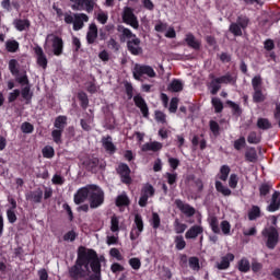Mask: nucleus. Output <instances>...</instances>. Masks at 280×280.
Instances as JSON below:
<instances>
[{
	"mask_svg": "<svg viewBox=\"0 0 280 280\" xmlns=\"http://www.w3.org/2000/svg\"><path fill=\"white\" fill-rule=\"evenodd\" d=\"M69 272L70 277L75 280L84 277H90L88 280H100V277H102V264L97 253L93 249L80 247L77 261Z\"/></svg>",
	"mask_w": 280,
	"mask_h": 280,
	"instance_id": "nucleus-1",
	"label": "nucleus"
},
{
	"mask_svg": "<svg viewBox=\"0 0 280 280\" xmlns=\"http://www.w3.org/2000/svg\"><path fill=\"white\" fill-rule=\"evenodd\" d=\"M89 200L91 209H97L104 205V190L97 185H86L74 194L75 205H82Z\"/></svg>",
	"mask_w": 280,
	"mask_h": 280,
	"instance_id": "nucleus-2",
	"label": "nucleus"
},
{
	"mask_svg": "<svg viewBox=\"0 0 280 280\" xmlns=\"http://www.w3.org/2000/svg\"><path fill=\"white\" fill-rule=\"evenodd\" d=\"M119 32L121 33L122 37L127 38V48L132 56H140L143 54V48H141V39L133 34L130 28H126L124 26L119 27Z\"/></svg>",
	"mask_w": 280,
	"mask_h": 280,
	"instance_id": "nucleus-3",
	"label": "nucleus"
},
{
	"mask_svg": "<svg viewBox=\"0 0 280 280\" xmlns=\"http://www.w3.org/2000/svg\"><path fill=\"white\" fill-rule=\"evenodd\" d=\"M63 21L67 25L73 24L74 32H80L84 24L89 23V15L84 13H66L63 14Z\"/></svg>",
	"mask_w": 280,
	"mask_h": 280,
	"instance_id": "nucleus-4",
	"label": "nucleus"
},
{
	"mask_svg": "<svg viewBox=\"0 0 280 280\" xmlns=\"http://www.w3.org/2000/svg\"><path fill=\"white\" fill-rule=\"evenodd\" d=\"M49 48H52V54L55 56H62V49H65V43L62 42V38L54 34L47 35L45 49Z\"/></svg>",
	"mask_w": 280,
	"mask_h": 280,
	"instance_id": "nucleus-5",
	"label": "nucleus"
},
{
	"mask_svg": "<svg viewBox=\"0 0 280 280\" xmlns=\"http://www.w3.org/2000/svg\"><path fill=\"white\" fill-rule=\"evenodd\" d=\"M235 82H237V77L231 73L215 78L210 83V92L215 95L220 91L221 84H235Z\"/></svg>",
	"mask_w": 280,
	"mask_h": 280,
	"instance_id": "nucleus-6",
	"label": "nucleus"
},
{
	"mask_svg": "<svg viewBox=\"0 0 280 280\" xmlns=\"http://www.w3.org/2000/svg\"><path fill=\"white\" fill-rule=\"evenodd\" d=\"M262 237L266 240L267 248L271 250L279 244V231L275 226L265 228L261 232Z\"/></svg>",
	"mask_w": 280,
	"mask_h": 280,
	"instance_id": "nucleus-7",
	"label": "nucleus"
},
{
	"mask_svg": "<svg viewBox=\"0 0 280 280\" xmlns=\"http://www.w3.org/2000/svg\"><path fill=\"white\" fill-rule=\"evenodd\" d=\"M132 73L135 80H141L142 75H148L149 78H156V72L150 66L135 65Z\"/></svg>",
	"mask_w": 280,
	"mask_h": 280,
	"instance_id": "nucleus-8",
	"label": "nucleus"
},
{
	"mask_svg": "<svg viewBox=\"0 0 280 280\" xmlns=\"http://www.w3.org/2000/svg\"><path fill=\"white\" fill-rule=\"evenodd\" d=\"M71 8L73 10H77L79 12H82V10H85V12H93V9L95 8V1L97 0H70Z\"/></svg>",
	"mask_w": 280,
	"mask_h": 280,
	"instance_id": "nucleus-9",
	"label": "nucleus"
},
{
	"mask_svg": "<svg viewBox=\"0 0 280 280\" xmlns=\"http://www.w3.org/2000/svg\"><path fill=\"white\" fill-rule=\"evenodd\" d=\"M122 21L133 30H139V20L130 7H126L122 12Z\"/></svg>",
	"mask_w": 280,
	"mask_h": 280,
	"instance_id": "nucleus-10",
	"label": "nucleus"
},
{
	"mask_svg": "<svg viewBox=\"0 0 280 280\" xmlns=\"http://www.w3.org/2000/svg\"><path fill=\"white\" fill-rule=\"evenodd\" d=\"M246 27H248V18L238 16L236 23L230 25V32L234 36H242V30H246Z\"/></svg>",
	"mask_w": 280,
	"mask_h": 280,
	"instance_id": "nucleus-11",
	"label": "nucleus"
},
{
	"mask_svg": "<svg viewBox=\"0 0 280 280\" xmlns=\"http://www.w3.org/2000/svg\"><path fill=\"white\" fill-rule=\"evenodd\" d=\"M143 233V218L140 214L135 215V223L130 232V240L135 241Z\"/></svg>",
	"mask_w": 280,
	"mask_h": 280,
	"instance_id": "nucleus-12",
	"label": "nucleus"
},
{
	"mask_svg": "<svg viewBox=\"0 0 280 280\" xmlns=\"http://www.w3.org/2000/svg\"><path fill=\"white\" fill-rule=\"evenodd\" d=\"M9 208L7 209V219L10 224L16 222V200L14 198H9Z\"/></svg>",
	"mask_w": 280,
	"mask_h": 280,
	"instance_id": "nucleus-13",
	"label": "nucleus"
},
{
	"mask_svg": "<svg viewBox=\"0 0 280 280\" xmlns=\"http://www.w3.org/2000/svg\"><path fill=\"white\" fill-rule=\"evenodd\" d=\"M175 205H176L177 209L180 210L182 213H185V215H187L188 218H191V215H194V213H196V209H194V207L183 202V200H180V199H176Z\"/></svg>",
	"mask_w": 280,
	"mask_h": 280,
	"instance_id": "nucleus-14",
	"label": "nucleus"
},
{
	"mask_svg": "<svg viewBox=\"0 0 280 280\" xmlns=\"http://www.w3.org/2000/svg\"><path fill=\"white\" fill-rule=\"evenodd\" d=\"M34 51L37 58V65L42 67V69H47V56L45 55V51H43V48L39 46H36L34 48Z\"/></svg>",
	"mask_w": 280,
	"mask_h": 280,
	"instance_id": "nucleus-15",
	"label": "nucleus"
},
{
	"mask_svg": "<svg viewBox=\"0 0 280 280\" xmlns=\"http://www.w3.org/2000/svg\"><path fill=\"white\" fill-rule=\"evenodd\" d=\"M235 259V255L233 254H226L221 258V261L217 262L218 270H228V268L231 266V261Z\"/></svg>",
	"mask_w": 280,
	"mask_h": 280,
	"instance_id": "nucleus-16",
	"label": "nucleus"
},
{
	"mask_svg": "<svg viewBox=\"0 0 280 280\" xmlns=\"http://www.w3.org/2000/svg\"><path fill=\"white\" fill-rule=\"evenodd\" d=\"M118 174L121 177L122 183L130 184V167L127 164H120L117 168Z\"/></svg>",
	"mask_w": 280,
	"mask_h": 280,
	"instance_id": "nucleus-17",
	"label": "nucleus"
},
{
	"mask_svg": "<svg viewBox=\"0 0 280 280\" xmlns=\"http://www.w3.org/2000/svg\"><path fill=\"white\" fill-rule=\"evenodd\" d=\"M205 229L201 225H192L185 234L186 240H196L198 235H202Z\"/></svg>",
	"mask_w": 280,
	"mask_h": 280,
	"instance_id": "nucleus-18",
	"label": "nucleus"
},
{
	"mask_svg": "<svg viewBox=\"0 0 280 280\" xmlns=\"http://www.w3.org/2000/svg\"><path fill=\"white\" fill-rule=\"evenodd\" d=\"M133 102H135L136 106H138V108H140L143 117H148L149 109H148V104H145V100H143V97H141V95H136L133 97Z\"/></svg>",
	"mask_w": 280,
	"mask_h": 280,
	"instance_id": "nucleus-19",
	"label": "nucleus"
},
{
	"mask_svg": "<svg viewBox=\"0 0 280 280\" xmlns=\"http://www.w3.org/2000/svg\"><path fill=\"white\" fill-rule=\"evenodd\" d=\"M280 208V194L278 191H275L271 197V202L267 208V211H270L273 213V211H279Z\"/></svg>",
	"mask_w": 280,
	"mask_h": 280,
	"instance_id": "nucleus-20",
	"label": "nucleus"
},
{
	"mask_svg": "<svg viewBox=\"0 0 280 280\" xmlns=\"http://www.w3.org/2000/svg\"><path fill=\"white\" fill-rule=\"evenodd\" d=\"M86 40L89 45H93L97 40V25L95 23L90 24L89 31L86 34Z\"/></svg>",
	"mask_w": 280,
	"mask_h": 280,
	"instance_id": "nucleus-21",
	"label": "nucleus"
},
{
	"mask_svg": "<svg viewBox=\"0 0 280 280\" xmlns=\"http://www.w3.org/2000/svg\"><path fill=\"white\" fill-rule=\"evenodd\" d=\"M103 148L108 152L109 154H115L117 148L113 143V138L106 137L102 139Z\"/></svg>",
	"mask_w": 280,
	"mask_h": 280,
	"instance_id": "nucleus-22",
	"label": "nucleus"
},
{
	"mask_svg": "<svg viewBox=\"0 0 280 280\" xmlns=\"http://www.w3.org/2000/svg\"><path fill=\"white\" fill-rule=\"evenodd\" d=\"M163 148L161 142H149L142 145V152H159Z\"/></svg>",
	"mask_w": 280,
	"mask_h": 280,
	"instance_id": "nucleus-23",
	"label": "nucleus"
},
{
	"mask_svg": "<svg viewBox=\"0 0 280 280\" xmlns=\"http://www.w3.org/2000/svg\"><path fill=\"white\" fill-rule=\"evenodd\" d=\"M13 25L18 32H25V30L30 28V20L16 19L13 21Z\"/></svg>",
	"mask_w": 280,
	"mask_h": 280,
	"instance_id": "nucleus-24",
	"label": "nucleus"
},
{
	"mask_svg": "<svg viewBox=\"0 0 280 280\" xmlns=\"http://www.w3.org/2000/svg\"><path fill=\"white\" fill-rule=\"evenodd\" d=\"M186 43L192 49H200V42L191 34L186 35Z\"/></svg>",
	"mask_w": 280,
	"mask_h": 280,
	"instance_id": "nucleus-25",
	"label": "nucleus"
},
{
	"mask_svg": "<svg viewBox=\"0 0 280 280\" xmlns=\"http://www.w3.org/2000/svg\"><path fill=\"white\" fill-rule=\"evenodd\" d=\"M168 90L172 91L173 93H178L183 91V81L173 80L168 85Z\"/></svg>",
	"mask_w": 280,
	"mask_h": 280,
	"instance_id": "nucleus-26",
	"label": "nucleus"
},
{
	"mask_svg": "<svg viewBox=\"0 0 280 280\" xmlns=\"http://www.w3.org/2000/svg\"><path fill=\"white\" fill-rule=\"evenodd\" d=\"M215 189L219 194H222V196H231V189L222 185L220 180L215 182Z\"/></svg>",
	"mask_w": 280,
	"mask_h": 280,
	"instance_id": "nucleus-27",
	"label": "nucleus"
},
{
	"mask_svg": "<svg viewBox=\"0 0 280 280\" xmlns=\"http://www.w3.org/2000/svg\"><path fill=\"white\" fill-rule=\"evenodd\" d=\"M257 126L260 130H270V128H272V125L268 118H259L257 120Z\"/></svg>",
	"mask_w": 280,
	"mask_h": 280,
	"instance_id": "nucleus-28",
	"label": "nucleus"
},
{
	"mask_svg": "<svg viewBox=\"0 0 280 280\" xmlns=\"http://www.w3.org/2000/svg\"><path fill=\"white\" fill-rule=\"evenodd\" d=\"M7 51H10V54H14L19 50V42L11 39L7 40L5 43Z\"/></svg>",
	"mask_w": 280,
	"mask_h": 280,
	"instance_id": "nucleus-29",
	"label": "nucleus"
},
{
	"mask_svg": "<svg viewBox=\"0 0 280 280\" xmlns=\"http://www.w3.org/2000/svg\"><path fill=\"white\" fill-rule=\"evenodd\" d=\"M119 220L117 215H113L110 219V231L112 233H119Z\"/></svg>",
	"mask_w": 280,
	"mask_h": 280,
	"instance_id": "nucleus-30",
	"label": "nucleus"
},
{
	"mask_svg": "<svg viewBox=\"0 0 280 280\" xmlns=\"http://www.w3.org/2000/svg\"><path fill=\"white\" fill-rule=\"evenodd\" d=\"M65 126H67V118L65 116H59L55 120V128L57 130H65Z\"/></svg>",
	"mask_w": 280,
	"mask_h": 280,
	"instance_id": "nucleus-31",
	"label": "nucleus"
},
{
	"mask_svg": "<svg viewBox=\"0 0 280 280\" xmlns=\"http://www.w3.org/2000/svg\"><path fill=\"white\" fill-rule=\"evenodd\" d=\"M238 270L241 272H248V270H250V262L248 261V259L242 258L238 261Z\"/></svg>",
	"mask_w": 280,
	"mask_h": 280,
	"instance_id": "nucleus-32",
	"label": "nucleus"
},
{
	"mask_svg": "<svg viewBox=\"0 0 280 280\" xmlns=\"http://www.w3.org/2000/svg\"><path fill=\"white\" fill-rule=\"evenodd\" d=\"M150 224L152 226V229H159V226H161V217L159 215V213L153 212L152 217L150 219Z\"/></svg>",
	"mask_w": 280,
	"mask_h": 280,
	"instance_id": "nucleus-33",
	"label": "nucleus"
},
{
	"mask_svg": "<svg viewBox=\"0 0 280 280\" xmlns=\"http://www.w3.org/2000/svg\"><path fill=\"white\" fill-rule=\"evenodd\" d=\"M229 174H231V167H229L228 165L221 166L219 174L220 180L225 182L229 178Z\"/></svg>",
	"mask_w": 280,
	"mask_h": 280,
	"instance_id": "nucleus-34",
	"label": "nucleus"
},
{
	"mask_svg": "<svg viewBox=\"0 0 280 280\" xmlns=\"http://www.w3.org/2000/svg\"><path fill=\"white\" fill-rule=\"evenodd\" d=\"M9 71L12 75H19V61H16V59H11L9 61Z\"/></svg>",
	"mask_w": 280,
	"mask_h": 280,
	"instance_id": "nucleus-35",
	"label": "nucleus"
},
{
	"mask_svg": "<svg viewBox=\"0 0 280 280\" xmlns=\"http://www.w3.org/2000/svg\"><path fill=\"white\" fill-rule=\"evenodd\" d=\"M262 84H264V81L261 80L260 75H256L252 79V86L254 91L261 90Z\"/></svg>",
	"mask_w": 280,
	"mask_h": 280,
	"instance_id": "nucleus-36",
	"label": "nucleus"
},
{
	"mask_svg": "<svg viewBox=\"0 0 280 280\" xmlns=\"http://www.w3.org/2000/svg\"><path fill=\"white\" fill-rule=\"evenodd\" d=\"M174 229H175V233L180 234L184 231H187V224L182 223L178 219H176L174 221Z\"/></svg>",
	"mask_w": 280,
	"mask_h": 280,
	"instance_id": "nucleus-37",
	"label": "nucleus"
},
{
	"mask_svg": "<svg viewBox=\"0 0 280 280\" xmlns=\"http://www.w3.org/2000/svg\"><path fill=\"white\" fill-rule=\"evenodd\" d=\"M52 140L55 143L60 144L62 143V130L60 129H55L51 132Z\"/></svg>",
	"mask_w": 280,
	"mask_h": 280,
	"instance_id": "nucleus-38",
	"label": "nucleus"
},
{
	"mask_svg": "<svg viewBox=\"0 0 280 280\" xmlns=\"http://www.w3.org/2000/svg\"><path fill=\"white\" fill-rule=\"evenodd\" d=\"M259 215H261V210L259 209V207L254 206L248 213L249 220H257V218H259Z\"/></svg>",
	"mask_w": 280,
	"mask_h": 280,
	"instance_id": "nucleus-39",
	"label": "nucleus"
},
{
	"mask_svg": "<svg viewBox=\"0 0 280 280\" xmlns=\"http://www.w3.org/2000/svg\"><path fill=\"white\" fill-rule=\"evenodd\" d=\"M128 202H129V200H128V196H126V194L119 195L116 199L117 207H126V206H128Z\"/></svg>",
	"mask_w": 280,
	"mask_h": 280,
	"instance_id": "nucleus-40",
	"label": "nucleus"
},
{
	"mask_svg": "<svg viewBox=\"0 0 280 280\" xmlns=\"http://www.w3.org/2000/svg\"><path fill=\"white\" fill-rule=\"evenodd\" d=\"M209 224H210L211 230L213 231V233H220V226L218 225V218L210 217L209 218Z\"/></svg>",
	"mask_w": 280,
	"mask_h": 280,
	"instance_id": "nucleus-41",
	"label": "nucleus"
},
{
	"mask_svg": "<svg viewBox=\"0 0 280 280\" xmlns=\"http://www.w3.org/2000/svg\"><path fill=\"white\" fill-rule=\"evenodd\" d=\"M175 246L177 250H183L185 246H187V243L185 242V238L183 236H176L175 237Z\"/></svg>",
	"mask_w": 280,
	"mask_h": 280,
	"instance_id": "nucleus-42",
	"label": "nucleus"
},
{
	"mask_svg": "<svg viewBox=\"0 0 280 280\" xmlns=\"http://www.w3.org/2000/svg\"><path fill=\"white\" fill-rule=\"evenodd\" d=\"M212 106H214L215 113H222V110L224 108L222 101H220V98H217V97L212 98Z\"/></svg>",
	"mask_w": 280,
	"mask_h": 280,
	"instance_id": "nucleus-43",
	"label": "nucleus"
},
{
	"mask_svg": "<svg viewBox=\"0 0 280 280\" xmlns=\"http://www.w3.org/2000/svg\"><path fill=\"white\" fill-rule=\"evenodd\" d=\"M154 187L150 184H147L143 188H142V194L149 198H152V196H154Z\"/></svg>",
	"mask_w": 280,
	"mask_h": 280,
	"instance_id": "nucleus-44",
	"label": "nucleus"
},
{
	"mask_svg": "<svg viewBox=\"0 0 280 280\" xmlns=\"http://www.w3.org/2000/svg\"><path fill=\"white\" fill-rule=\"evenodd\" d=\"M188 264H189V268H191V270H200V260H198V258L190 257L188 260Z\"/></svg>",
	"mask_w": 280,
	"mask_h": 280,
	"instance_id": "nucleus-45",
	"label": "nucleus"
},
{
	"mask_svg": "<svg viewBox=\"0 0 280 280\" xmlns=\"http://www.w3.org/2000/svg\"><path fill=\"white\" fill-rule=\"evenodd\" d=\"M42 152L45 159H54L55 151L52 147L47 145L43 149Z\"/></svg>",
	"mask_w": 280,
	"mask_h": 280,
	"instance_id": "nucleus-46",
	"label": "nucleus"
},
{
	"mask_svg": "<svg viewBox=\"0 0 280 280\" xmlns=\"http://www.w3.org/2000/svg\"><path fill=\"white\" fill-rule=\"evenodd\" d=\"M96 19L98 22L102 23V25H106V22L108 21V13H106L104 11H98L96 13Z\"/></svg>",
	"mask_w": 280,
	"mask_h": 280,
	"instance_id": "nucleus-47",
	"label": "nucleus"
},
{
	"mask_svg": "<svg viewBox=\"0 0 280 280\" xmlns=\"http://www.w3.org/2000/svg\"><path fill=\"white\" fill-rule=\"evenodd\" d=\"M93 124V116H89L86 120L81 119V127L83 130H91V125Z\"/></svg>",
	"mask_w": 280,
	"mask_h": 280,
	"instance_id": "nucleus-48",
	"label": "nucleus"
},
{
	"mask_svg": "<svg viewBox=\"0 0 280 280\" xmlns=\"http://www.w3.org/2000/svg\"><path fill=\"white\" fill-rule=\"evenodd\" d=\"M220 226L223 235H231V223L229 221H222Z\"/></svg>",
	"mask_w": 280,
	"mask_h": 280,
	"instance_id": "nucleus-49",
	"label": "nucleus"
},
{
	"mask_svg": "<svg viewBox=\"0 0 280 280\" xmlns=\"http://www.w3.org/2000/svg\"><path fill=\"white\" fill-rule=\"evenodd\" d=\"M237 183H240V177H237L236 174H231L229 178V187H231V189H235V187H237Z\"/></svg>",
	"mask_w": 280,
	"mask_h": 280,
	"instance_id": "nucleus-50",
	"label": "nucleus"
},
{
	"mask_svg": "<svg viewBox=\"0 0 280 280\" xmlns=\"http://www.w3.org/2000/svg\"><path fill=\"white\" fill-rule=\"evenodd\" d=\"M21 130L25 135H32V132H34V126L30 122H23L21 126Z\"/></svg>",
	"mask_w": 280,
	"mask_h": 280,
	"instance_id": "nucleus-51",
	"label": "nucleus"
},
{
	"mask_svg": "<svg viewBox=\"0 0 280 280\" xmlns=\"http://www.w3.org/2000/svg\"><path fill=\"white\" fill-rule=\"evenodd\" d=\"M16 78V81L22 84V86H27L30 84V80H27V74H19L18 72V75H15Z\"/></svg>",
	"mask_w": 280,
	"mask_h": 280,
	"instance_id": "nucleus-52",
	"label": "nucleus"
},
{
	"mask_svg": "<svg viewBox=\"0 0 280 280\" xmlns=\"http://www.w3.org/2000/svg\"><path fill=\"white\" fill-rule=\"evenodd\" d=\"M78 97H79V100L81 102V106L83 108H86L89 106V97L86 96V93L79 92Z\"/></svg>",
	"mask_w": 280,
	"mask_h": 280,
	"instance_id": "nucleus-53",
	"label": "nucleus"
},
{
	"mask_svg": "<svg viewBox=\"0 0 280 280\" xmlns=\"http://www.w3.org/2000/svg\"><path fill=\"white\" fill-rule=\"evenodd\" d=\"M129 266H131L132 270H139L141 268V259L137 257L129 259Z\"/></svg>",
	"mask_w": 280,
	"mask_h": 280,
	"instance_id": "nucleus-54",
	"label": "nucleus"
},
{
	"mask_svg": "<svg viewBox=\"0 0 280 280\" xmlns=\"http://www.w3.org/2000/svg\"><path fill=\"white\" fill-rule=\"evenodd\" d=\"M77 237H78V233H75V231H69L63 235L65 242H75Z\"/></svg>",
	"mask_w": 280,
	"mask_h": 280,
	"instance_id": "nucleus-55",
	"label": "nucleus"
},
{
	"mask_svg": "<svg viewBox=\"0 0 280 280\" xmlns=\"http://www.w3.org/2000/svg\"><path fill=\"white\" fill-rule=\"evenodd\" d=\"M31 200L33 202H40V200H43V190H36L32 192Z\"/></svg>",
	"mask_w": 280,
	"mask_h": 280,
	"instance_id": "nucleus-56",
	"label": "nucleus"
},
{
	"mask_svg": "<svg viewBox=\"0 0 280 280\" xmlns=\"http://www.w3.org/2000/svg\"><path fill=\"white\" fill-rule=\"evenodd\" d=\"M254 102H264L266 100V96L261 92V90H254Z\"/></svg>",
	"mask_w": 280,
	"mask_h": 280,
	"instance_id": "nucleus-57",
	"label": "nucleus"
},
{
	"mask_svg": "<svg viewBox=\"0 0 280 280\" xmlns=\"http://www.w3.org/2000/svg\"><path fill=\"white\" fill-rule=\"evenodd\" d=\"M247 141L248 143H259V141H261V138L257 136L256 132H250L247 137Z\"/></svg>",
	"mask_w": 280,
	"mask_h": 280,
	"instance_id": "nucleus-58",
	"label": "nucleus"
},
{
	"mask_svg": "<svg viewBox=\"0 0 280 280\" xmlns=\"http://www.w3.org/2000/svg\"><path fill=\"white\" fill-rule=\"evenodd\" d=\"M155 120L158 121V124H165V121H166L165 114L161 110H156L155 112Z\"/></svg>",
	"mask_w": 280,
	"mask_h": 280,
	"instance_id": "nucleus-59",
	"label": "nucleus"
},
{
	"mask_svg": "<svg viewBox=\"0 0 280 280\" xmlns=\"http://www.w3.org/2000/svg\"><path fill=\"white\" fill-rule=\"evenodd\" d=\"M246 145V139L244 137H241L240 139L235 140L234 148L235 150H242Z\"/></svg>",
	"mask_w": 280,
	"mask_h": 280,
	"instance_id": "nucleus-60",
	"label": "nucleus"
},
{
	"mask_svg": "<svg viewBox=\"0 0 280 280\" xmlns=\"http://www.w3.org/2000/svg\"><path fill=\"white\" fill-rule=\"evenodd\" d=\"M168 110L170 113H176V110H178V98L174 97L171 100Z\"/></svg>",
	"mask_w": 280,
	"mask_h": 280,
	"instance_id": "nucleus-61",
	"label": "nucleus"
},
{
	"mask_svg": "<svg viewBox=\"0 0 280 280\" xmlns=\"http://www.w3.org/2000/svg\"><path fill=\"white\" fill-rule=\"evenodd\" d=\"M246 159H248L252 163L253 161H257V152L255 151V149H249L246 152Z\"/></svg>",
	"mask_w": 280,
	"mask_h": 280,
	"instance_id": "nucleus-62",
	"label": "nucleus"
},
{
	"mask_svg": "<svg viewBox=\"0 0 280 280\" xmlns=\"http://www.w3.org/2000/svg\"><path fill=\"white\" fill-rule=\"evenodd\" d=\"M114 233H115V235H110V234L107 235V244H108V246L115 244L119 240L118 232H114Z\"/></svg>",
	"mask_w": 280,
	"mask_h": 280,
	"instance_id": "nucleus-63",
	"label": "nucleus"
},
{
	"mask_svg": "<svg viewBox=\"0 0 280 280\" xmlns=\"http://www.w3.org/2000/svg\"><path fill=\"white\" fill-rule=\"evenodd\" d=\"M165 178H167L168 185H174V183H176L177 175L176 173H166Z\"/></svg>",
	"mask_w": 280,
	"mask_h": 280,
	"instance_id": "nucleus-64",
	"label": "nucleus"
}]
</instances>
